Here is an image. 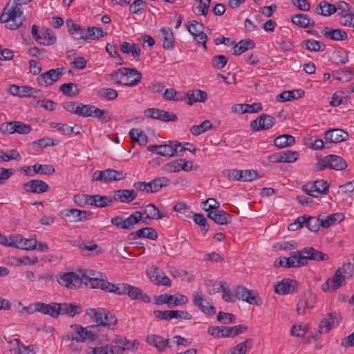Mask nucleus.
Segmentation results:
<instances>
[{
  "mask_svg": "<svg viewBox=\"0 0 354 354\" xmlns=\"http://www.w3.org/2000/svg\"><path fill=\"white\" fill-rule=\"evenodd\" d=\"M299 288L300 285L297 281L284 279L274 286V290L277 294L284 295L296 293Z\"/></svg>",
  "mask_w": 354,
  "mask_h": 354,
  "instance_id": "obj_17",
  "label": "nucleus"
},
{
  "mask_svg": "<svg viewBox=\"0 0 354 354\" xmlns=\"http://www.w3.org/2000/svg\"><path fill=\"white\" fill-rule=\"evenodd\" d=\"M274 266L277 268H298L297 257L296 252L291 253L289 257H279L277 258L274 263Z\"/></svg>",
  "mask_w": 354,
  "mask_h": 354,
  "instance_id": "obj_31",
  "label": "nucleus"
},
{
  "mask_svg": "<svg viewBox=\"0 0 354 354\" xmlns=\"http://www.w3.org/2000/svg\"><path fill=\"white\" fill-rule=\"evenodd\" d=\"M41 41L42 43H39L41 45L44 46H50L55 44L57 41V38L55 34L50 29H46L41 32Z\"/></svg>",
  "mask_w": 354,
  "mask_h": 354,
  "instance_id": "obj_52",
  "label": "nucleus"
},
{
  "mask_svg": "<svg viewBox=\"0 0 354 354\" xmlns=\"http://www.w3.org/2000/svg\"><path fill=\"white\" fill-rule=\"evenodd\" d=\"M61 91L64 95L71 97L77 95L79 93V89L76 84L73 83L63 84L59 87Z\"/></svg>",
  "mask_w": 354,
  "mask_h": 354,
  "instance_id": "obj_58",
  "label": "nucleus"
},
{
  "mask_svg": "<svg viewBox=\"0 0 354 354\" xmlns=\"http://www.w3.org/2000/svg\"><path fill=\"white\" fill-rule=\"evenodd\" d=\"M160 32L163 41V48L167 50H172L174 44V35L172 30L169 27H165L161 28Z\"/></svg>",
  "mask_w": 354,
  "mask_h": 354,
  "instance_id": "obj_37",
  "label": "nucleus"
},
{
  "mask_svg": "<svg viewBox=\"0 0 354 354\" xmlns=\"http://www.w3.org/2000/svg\"><path fill=\"white\" fill-rule=\"evenodd\" d=\"M126 295H127L130 299L133 300L140 299L145 303H149L151 301L150 297L144 293L140 288L130 284L127 288Z\"/></svg>",
  "mask_w": 354,
  "mask_h": 354,
  "instance_id": "obj_38",
  "label": "nucleus"
},
{
  "mask_svg": "<svg viewBox=\"0 0 354 354\" xmlns=\"http://www.w3.org/2000/svg\"><path fill=\"white\" fill-rule=\"evenodd\" d=\"M89 198L91 200V206H95L100 208L111 206L113 203V199L106 196L95 194L91 196Z\"/></svg>",
  "mask_w": 354,
  "mask_h": 354,
  "instance_id": "obj_40",
  "label": "nucleus"
},
{
  "mask_svg": "<svg viewBox=\"0 0 354 354\" xmlns=\"http://www.w3.org/2000/svg\"><path fill=\"white\" fill-rule=\"evenodd\" d=\"M198 6L193 8V12L198 15L206 16L208 13L211 0H196Z\"/></svg>",
  "mask_w": 354,
  "mask_h": 354,
  "instance_id": "obj_57",
  "label": "nucleus"
},
{
  "mask_svg": "<svg viewBox=\"0 0 354 354\" xmlns=\"http://www.w3.org/2000/svg\"><path fill=\"white\" fill-rule=\"evenodd\" d=\"M29 86H19L16 84H12L10 86L8 91L9 93L14 95L18 96L19 97H27L28 93Z\"/></svg>",
  "mask_w": 354,
  "mask_h": 354,
  "instance_id": "obj_55",
  "label": "nucleus"
},
{
  "mask_svg": "<svg viewBox=\"0 0 354 354\" xmlns=\"http://www.w3.org/2000/svg\"><path fill=\"white\" fill-rule=\"evenodd\" d=\"M65 216L70 218V222H80L88 220L93 215L91 211L80 210L77 209H65Z\"/></svg>",
  "mask_w": 354,
  "mask_h": 354,
  "instance_id": "obj_22",
  "label": "nucleus"
},
{
  "mask_svg": "<svg viewBox=\"0 0 354 354\" xmlns=\"http://www.w3.org/2000/svg\"><path fill=\"white\" fill-rule=\"evenodd\" d=\"M308 229L312 232H317L322 226V218L320 216H310L307 215L306 225Z\"/></svg>",
  "mask_w": 354,
  "mask_h": 354,
  "instance_id": "obj_59",
  "label": "nucleus"
},
{
  "mask_svg": "<svg viewBox=\"0 0 354 354\" xmlns=\"http://www.w3.org/2000/svg\"><path fill=\"white\" fill-rule=\"evenodd\" d=\"M71 328L73 329V332L67 335L65 340L77 339L81 342H84L93 341L97 338V335L93 330L95 328L93 326L84 328L80 325L73 324L71 325Z\"/></svg>",
  "mask_w": 354,
  "mask_h": 354,
  "instance_id": "obj_5",
  "label": "nucleus"
},
{
  "mask_svg": "<svg viewBox=\"0 0 354 354\" xmlns=\"http://www.w3.org/2000/svg\"><path fill=\"white\" fill-rule=\"evenodd\" d=\"M23 11L21 7L15 3L10 6L8 3L0 16V21L6 24V27L10 30H17L24 25V17H21Z\"/></svg>",
  "mask_w": 354,
  "mask_h": 354,
  "instance_id": "obj_2",
  "label": "nucleus"
},
{
  "mask_svg": "<svg viewBox=\"0 0 354 354\" xmlns=\"http://www.w3.org/2000/svg\"><path fill=\"white\" fill-rule=\"evenodd\" d=\"M109 346L111 354H122L125 350H130V342L123 337H117Z\"/></svg>",
  "mask_w": 354,
  "mask_h": 354,
  "instance_id": "obj_27",
  "label": "nucleus"
},
{
  "mask_svg": "<svg viewBox=\"0 0 354 354\" xmlns=\"http://www.w3.org/2000/svg\"><path fill=\"white\" fill-rule=\"evenodd\" d=\"M188 298L183 295H167L162 294L155 299V304L157 305L167 304L169 308H174L187 304Z\"/></svg>",
  "mask_w": 354,
  "mask_h": 354,
  "instance_id": "obj_10",
  "label": "nucleus"
},
{
  "mask_svg": "<svg viewBox=\"0 0 354 354\" xmlns=\"http://www.w3.org/2000/svg\"><path fill=\"white\" fill-rule=\"evenodd\" d=\"M338 324V319L335 313H328L322 318L320 324L319 325V332L320 333H326L332 328Z\"/></svg>",
  "mask_w": 354,
  "mask_h": 354,
  "instance_id": "obj_28",
  "label": "nucleus"
},
{
  "mask_svg": "<svg viewBox=\"0 0 354 354\" xmlns=\"http://www.w3.org/2000/svg\"><path fill=\"white\" fill-rule=\"evenodd\" d=\"M162 97L168 101H182L184 99L183 94L178 92L174 88H167L162 93Z\"/></svg>",
  "mask_w": 354,
  "mask_h": 354,
  "instance_id": "obj_53",
  "label": "nucleus"
},
{
  "mask_svg": "<svg viewBox=\"0 0 354 354\" xmlns=\"http://www.w3.org/2000/svg\"><path fill=\"white\" fill-rule=\"evenodd\" d=\"M291 21L294 24L304 28L315 26V21L305 14H297L293 15L291 17Z\"/></svg>",
  "mask_w": 354,
  "mask_h": 354,
  "instance_id": "obj_39",
  "label": "nucleus"
},
{
  "mask_svg": "<svg viewBox=\"0 0 354 354\" xmlns=\"http://www.w3.org/2000/svg\"><path fill=\"white\" fill-rule=\"evenodd\" d=\"M352 274V266L350 263L344 264L339 268L335 272L331 280V288L333 291H336L344 283L346 279L349 278Z\"/></svg>",
  "mask_w": 354,
  "mask_h": 354,
  "instance_id": "obj_9",
  "label": "nucleus"
},
{
  "mask_svg": "<svg viewBox=\"0 0 354 354\" xmlns=\"http://www.w3.org/2000/svg\"><path fill=\"white\" fill-rule=\"evenodd\" d=\"M248 329L245 324H239L234 326H223L224 337H234L241 334Z\"/></svg>",
  "mask_w": 354,
  "mask_h": 354,
  "instance_id": "obj_44",
  "label": "nucleus"
},
{
  "mask_svg": "<svg viewBox=\"0 0 354 354\" xmlns=\"http://www.w3.org/2000/svg\"><path fill=\"white\" fill-rule=\"evenodd\" d=\"M111 80L116 84L135 86L140 82L142 73L135 68H121L111 75Z\"/></svg>",
  "mask_w": 354,
  "mask_h": 354,
  "instance_id": "obj_3",
  "label": "nucleus"
},
{
  "mask_svg": "<svg viewBox=\"0 0 354 354\" xmlns=\"http://www.w3.org/2000/svg\"><path fill=\"white\" fill-rule=\"evenodd\" d=\"M13 239V248L26 250L36 249L37 241L34 238L26 239L21 234H15Z\"/></svg>",
  "mask_w": 354,
  "mask_h": 354,
  "instance_id": "obj_21",
  "label": "nucleus"
},
{
  "mask_svg": "<svg viewBox=\"0 0 354 354\" xmlns=\"http://www.w3.org/2000/svg\"><path fill=\"white\" fill-rule=\"evenodd\" d=\"M156 317L162 320H171L172 319H181L184 320H190L192 318V315L187 311L183 310H156L153 311Z\"/></svg>",
  "mask_w": 354,
  "mask_h": 354,
  "instance_id": "obj_15",
  "label": "nucleus"
},
{
  "mask_svg": "<svg viewBox=\"0 0 354 354\" xmlns=\"http://www.w3.org/2000/svg\"><path fill=\"white\" fill-rule=\"evenodd\" d=\"M193 304L202 313L207 315H214L216 313L212 299L205 297L201 290H198L193 294Z\"/></svg>",
  "mask_w": 354,
  "mask_h": 354,
  "instance_id": "obj_8",
  "label": "nucleus"
},
{
  "mask_svg": "<svg viewBox=\"0 0 354 354\" xmlns=\"http://www.w3.org/2000/svg\"><path fill=\"white\" fill-rule=\"evenodd\" d=\"M129 136L132 141L137 142L141 146H145L148 142L147 135L138 129H132L129 133Z\"/></svg>",
  "mask_w": 354,
  "mask_h": 354,
  "instance_id": "obj_50",
  "label": "nucleus"
},
{
  "mask_svg": "<svg viewBox=\"0 0 354 354\" xmlns=\"http://www.w3.org/2000/svg\"><path fill=\"white\" fill-rule=\"evenodd\" d=\"M104 178V183L112 181H118L124 178L123 172L120 171H116L113 169H107L102 171Z\"/></svg>",
  "mask_w": 354,
  "mask_h": 354,
  "instance_id": "obj_49",
  "label": "nucleus"
},
{
  "mask_svg": "<svg viewBox=\"0 0 354 354\" xmlns=\"http://www.w3.org/2000/svg\"><path fill=\"white\" fill-rule=\"evenodd\" d=\"M142 211H135L127 218H123L120 216H116L111 218L112 225L122 230H131L133 226L142 222L148 224L147 220L162 219L167 216L166 212H160L158 208L152 203H149L142 207Z\"/></svg>",
  "mask_w": 354,
  "mask_h": 354,
  "instance_id": "obj_1",
  "label": "nucleus"
},
{
  "mask_svg": "<svg viewBox=\"0 0 354 354\" xmlns=\"http://www.w3.org/2000/svg\"><path fill=\"white\" fill-rule=\"evenodd\" d=\"M140 238H147L154 241L158 238V233L153 228L146 227L131 232L128 236L129 240H136Z\"/></svg>",
  "mask_w": 354,
  "mask_h": 354,
  "instance_id": "obj_26",
  "label": "nucleus"
},
{
  "mask_svg": "<svg viewBox=\"0 0 354 354\" xmlns=\"http://www.w3.org/2000/svg\"><path fill=\"white\" fill-rule=\"evenodd\" d=\"M62 68L50 69L48 71L39 75L37 78L38 84L41 86H48L57 82L62 75Z\"/></svg>",
  "mask_w": 354,
  "mask_h": 354,
  "instance_id": "obj_18",
  "label": "nucleus"
},
{
  "mask_svg": "<svg viewBox=\"0 0 354 354\" xmlns=\"http://www.w3.org/2000/svg\"><path fill=\"white\" fill-rule=\"evenodd\" d=\"M137 197L134 189H118L113 192V201H120L123 203H129Z\"/></svg>",
  "mask_w": 354,
  "mask_h": 354,
  "instance_id": "obj_25",
  "label": "nucleus"
},
{
  "mask_svg": "<svg viewBox=\"0 0 354 354\" xmlns=\"http://www.w3.org/2000/svg\"><path fill=\"white\" fill-rule=\"evenodd\" d=\"M317 302L316 295L310 291L304 293L298 299L296 312L299 315H304L307 310L313 309Z\"/></svg>",
  "mask_w": 354,
  "mask_h": 354,
  "instance_id": "obj_11",
  "label": "nucleus"
},
{
  "mask_svg": "<svg viewBox=\"0 0 354 354\" xmlns=\"http://www.w3.org/2000/svg\"><path fill=\"white\" fill-rule=\"evenodd\" d=\"M97 96L100 98H104L106 100H113L117 98L118 93L115 90L111 88H100L97 91Z\"/></svg>",
  "mask_w": 354,
  "mask_h": 354,
  "instance_id": "obj_61",
  "label": "nucleus"
},
{
  "mask_svg": "<svg viewBox=\"0 0 354 354\" xmlns=\"http://www.w3.org/2000/svg\"><path fill=\"white\" fill-rule=\"evenodd\" d=\"M255 47L254 41L251 39H242L238 44H235L234 49V54L235 55H240L249 49H252Z\"/></svg>",
  "mask_w": 354,
  "mask_h": 354,
  "instance_id": "obj_47",
  "label": "nucleus"
},
{
  "mask_svg": "<svg viewBox=\"0 0 354 354\" xmlns=\"http://www.w3.org/2000/svg\"><path fill=\"white\" fill-rule=\"evenodd\" d=\"M147 3L144 0H135L129 6V11L136 15H142L145 12Z\"/></svg>",
  "mask_w": 354,
  "mask_h": 354,
  "instance_id": "obj_60",
  "label": "nucleus"
},
{
  "mask_svg": "<svg viewBox=\"0 0 354 354\" xmlns=\"http://www.w3.org/2000/svg\"><path fill=\"white\" fill-rule=\"evenodd\" d=\"M234 296L238 299L250 304L261 305V299L257 291L249 290L243 286H238L234 290Z\"/></svg>",
  "mask_w": 354,
  "mask_h": 354,
  "instance_id": "obj_12",
  "label": "nucleus"
},
{
  "mask_svg": "<svg viewBox=\"0 0 354 354\" xmlns=\"http://www.w3.org/2000/svg\"><path fill=\"white\" fill-rule=\"evenodd\" d=\"M329 168L337 171L344 169L347 167V163L342 157L336 155H328Z\"/></svg>",
  "mask_w": 354,
  "mask_h": 354,
  "instance_id": "obj_48",
  "label": "nucleus"
},
{
  "mask_svg": "<svg viewBox=\"0 0 354 354\" xmlns=\"http://www.w3.org/2000/svg\"><path fill=\"white\" fill-rule=\"evenodd\" d=\"M193 162L192 161H187L185 159H178L173 162L165 164L163 169L167 172H177L180 169L188 171L192 170Z\"/></svg>",
  "mask_w": 354,
  "mask_h": 354,
  "instance_id": "obj_20",
  "label": "nucleus"
},
{
  "mask_svg": "<svg viewBox=\"0 0 354 354\" xmlns=\"http://www.w3.org/2000/svg\"><path fill=\"white\" fill-rule=\"evenodd\" d=\"M106 279L105 274L93 270H85L80 278L82 283H84L85 286L91 288H100L101 290H102Z\"/></svg>",
  "mask_w": 354,
  "mask_h": 354,
  "instance_id": "obj_7",
  "label": "nucleus"
},
{
  "mask_svg": "<svg viewBox=\"0 0 354 354\" xmlns=\"http://www.w3.org/2000/svg\"><path fill=\"white\" fill-rule=\"evenodd\" d=\"M185 102L189 105H192L195 102H204L207 98L206 92L196 89L189 91L183 95Z\"/></svg>",
  "mask_w": 354,
  "mask_h": 354,
  "instance_id": "obj_29",
  "label": "nucleus"
},
{
  "mask_svg": "<svg viewBox=\"0 0 354 354\" xmlns=\"http://www.w3.org/2000/svg\"><path fill=\"white\" fill-rule=\"evenodd\" d=\"M299 267L305 266L308 261H324L328 259V256L322 251L312 247H306L301 250L296 251Z\"/></svg>",
  "mask_w": 354,
  "mask_h": 354,
  "instance_id": "obj_6",
  "label": "nucleus"
},
{
  "mask_svg": "<svg viewBox=\"0 0 354 354\" xmlns=\"http://www.w3.org/2000/svg\"><path fill=\"white\" fill-rule=\"evenodd\" d=\"M39 308L37 309L39 310V313L48 315L53 318H57L60 315L59 309V303H50L49 304H46L42 302H40Z\"/></svg>",
  "mask_w": 354,
  "mask_h": 354,
  "instance_id": "obj_35",
  "label": "nucleus"
},
{
  "mask_svg": "<svg viewBox=\"0 0 354 354\" xmlns=\"http://www.w3.org/2000/svg\"><path fill=\"white\" fill-rule=\"evenodd\" d=\"M23 188L27 192L41 194L48 191V185L40 180H31L23 184Z\"/></svg>",
  "mask_w": 354,
  "mask_h": 354,
  "instance_id": "obj_23",
  "label": "nucleus"
},
{
  "mask_svg": "<svg viewBox=\"0 0 354 354\" xmlns=\"http://www.w3.org/2000/svg\"><path fill=\"white\" fill-rule=\"evenodd\" d=\"M337 11V8L335 5L327 2L326 1H322L319 2L316 8L315 12L320 15L324 17H329Z\"/></svg>",
  "mask_w": 354,
  "mask_h": 354,
  "instance_id": "obj_43",
  "label": "nucleus"
},
{
  "mask_svg": "<svg viewBox=\"0 0 354 354\" xmlns=\"http://www.w3.org/2000/svg\"><path fill=\"white\" fill-rule=\"evenodd\" d=\"M333 59L336 64H344L348 62V53L344 50H336L333 53Z\"/></svg>",
  "mask_w": 354,
  "mask_h": 354,
  "instance_id": "obj_63",
  "label": "nucleus"
},
{
  "mask_svg": "<svg viewBox=\"0 0 354 354\" xmlns=\"http://www.w3.org/2000/svg\"><path fill=\"white\" fill-rule=\"evenodd\" d=\"M129 286V284L124 283L114 284L109 282L106 279L104 286L102 288V290L113 293L117 295H123L127 294Z\"/></svg>",
  "mask_w": 354,
  "mask_h": 354,
  "instance_id": "obj_34",
  "label": "nucleus"
},
{
  "mask_svg": "<svg viewBox=\"0 0 354 354\" xmlns=\"http://www.w3.org/2000/svg\"><path fill=\"white\" fill-rule=\"evenodd\" d=\"M58 283L70 289H75L82 284V280L77 274L73 272H66L57 279Z\"/></svg>",
  "mask_w": 354,
  "mask_h": 354,
  "instance_id": "obj_19",
  "label": "nucleus"
},
{
  "mask_svg": "<svg viewBox=\"0 0 354 354\" xmlns=\"http://www.w3.org/2000/svg\"><path fill=\"white\" fill-rule=\"evenodd\" d=\"M254 341L251 338L245 339L232 348L227 354H245L248 349L253 347Z\"/></svg>",
  "mask_w": 354,
  "mask_h": 354,
  "instance_id": "obj_46",
  "label": "nucleus"
},
{
  "mask_svg": "<svg viewBox=\"0 0 354 354\" xmlns=\"http://www.w3.org/2000/svg\"><path fill=\"white\" fill-rule=\"evenodd\" d=\"M147 342L150 345L156 347L160 352L165 351L169 344L168 339H164L163 337L156 335H149L147 337Z\"/></svg>",
  "mask_w": 354,
  "mask_h": 354,
  "instance_id": "obj_42",
  "label": "nucleus"
},
{
  "mask_svg": "<svg viewBox=\"0 0 354 354\" xmlns=\"http://www.w3.org/2000/svg\"><path fill=\"white\" fill-rule=\"evenodd\" d=\"M328 187L327 181L319 180L306 184L303 186V190L309 196L318 197L320 194H327Z\"/></svg>",
  "mask_w": 354,
  "mask_h": 354,
  "instance_id": "obj_13",
  "label": "nucleus"
},
{
  "mask_svg": "<svg viewBox=\"0 0 354 354\" xmlns=\"http://www.w3.org/2000/svg\"><path fill=\"white\" fill-rule=\"evenodd\" d=\"M303 44L306 48L310 52L323 51L326 48L324 44H320L319 41L313 39H305L303 41Z\"/></svg>",
  "mask_w": 354,
  "mask_h": 354,
  "instance_id": "obj_51",
  "label": "nucleus"
},
{
  "mask_svg": "<svg viewBox=\"0 0 354 354\" xmlns=\"http://www.w3.org/2000/svg\"><path fill=\"white\" fill-rule=\"evenodd\" d=\"M50 125L52 128L57 129L58 131H62L65 135H70L73 133L75 134L80 133V131H75V127L68 126L66 124L52 122Z\"/></svg>",
  "mask_w": 354,
  "mask_h": 354,
  "instance_id": "obj_62",
  "label": "nucleus"
},
{
  "mask_svg": "<svg viewBox=\"0 0 354 354\" xmlns=\"http://www.w3.org/2000/svg\"><path fill=\"white\" fill-rule=\"evenodd\" d=\"M305 92L302 89H295L292 91H285L280 95L276 97L277 102H284L287 101H292L298 98L302 97Z\"/></svg>",
  "mask_w": 354,
  "mask_h": 354,
  "instance_id": "obj_36",
  "label": "nucleus"
},
{
  "mask_svg": "<svg viewBox=\"0 0 354 354\" xmlns=\"http://www.w3.org/2000/svg\"><path fill=\"white\" fill-rule=\"evenodd\" d=\"M86 314L93 319L97 326H106L111 330L116 328L118 319L115 315L106 308H88Z\"/></svg>",
  "mask_w": 354,
  "mask_h": 354,
  "instance_id": "obj_4",
  "label": "nucleus"
},
{
  "mask_svg": "<svg viewBox=\"0 0 354 354\" xmlns=\"http://www.w3.org/2000/svg\"><path fill=\"white\" fill-rule=\"evenodd\" d=\"M321 32L325 37L334 41H344L348 38L347 33L341 29H331L328 27H324Z\"/></svg>",
  "mask_w": 354,
  "mask_h": 354,
  "instance_id": "obj_33",
  "label": "nucleus"
},
{
  "mask_svg": "<svg viewBox=\"0 0 354 354\" xmlns=\"http://www.w3.org/2000/svg\"><path fill=\"white\" fill-rule=\"evenodd\" d=\"M147 275L155 285L168 287L171 286L170 279L164 275L162 271L156 266L151 265L147 267Z\"/></svg>",
  "mask_w": 354,
  "mask_h": 354,
  "instance_id": "obj_14",
  "label": "nucleus"
},
{
  "mask_svg": "<svg viewBox=\"0 0 354 354\" xmlns=\"http://www.w3.org/2000/svg\"><path fill=\"white\" fill-rule=\"evenodd\" d=\"M276 123V119L270 115L261 114L250 123L251 129L254 131L268 130Z\"/></svg>",
  "mask_w": 354,
  "mask_h": 354,
  "instance_id": "obj_16",
  "label": "nucleus"
},
{
  "mask_svg": "<svg viewBox=\"0 0 354 354\" xmlns=\"http://www.w3.org/2000/svg\"><path fill=\"white\" fill-rule=\"evenodd\" d=\"M60 315H68L73 317L75 315L82 313V307L79 304L75 303H59Z\"/></svg>",
  "mask_w": 354,
  "mask_h": 354,
  "instance_id": "obj_30",
  "label": "nucleus"
},
{
  "mask_svg": "<svg viewBox=\"0 0 354 354\" xmlns=\"http://www.w3.org/2000/svg\"><path fill=\"white\" fill-rule=\"evenodd\" d=\"M212 128V124L209 120L203 121L200 125H194L190 128V132L194 136H199Z\"/></svg>",
  "mask_w": 354,
  "mask_h": 354,
  "instance_id": "obj_54",
  "label": "nucleus"
},
{
  "mask_svg": "<svg viewBox=\"0 0 354 354\" xmlns=\"http://www.w3.org/2000/svg\"><path fill=\"white\" fill-rule=\"evenodd\" d=\"M87 354H111L109 346L106 344L105 346H97L95 347H88L86 349Z\"/></svg>",
  "mask_w": 354,
  "mask_h": 354,
  "instance_id": "obj_64",
  "label": "nucleus"
},
{
  "mask_svg": "<svg viewBox=\"0 0 354 354\" xmlns=\"http://www.w3.org/2000/svg\"><path fill=\"white\" fill-rule=\"evenodd\" d=\"M348 138V133L341 129H329L325 132V139L329 143H339Z\"/></svg>",
  "mask_w": 354,
  "mask_h": 354,
  "instance_id": "obj_24",
  "label": "nucleus"
},
{
  "mask_svg": "<svg viewBox=\"0 0 354 354\" xmlns=\"http://www.w3.org/2000/svg\"><path fill=\"white\" fill-rule=\"evenodd\" d=\"M171 180L166 177H158L148 183L147 193H155L162 187L170 184Z\"/></svg>",
  "mask_w": 354,
  "mask_h": 354,
  "instance_id": "obj_41",
  "label": "nucleus"
},
{
  "mask_svg": "<svg viewBox=\"0 0 354 354\" xmlns=\"http://www.w3.org/2000/svg\"><path fill=\"white\" fill-rule=\"evenodd\" d=\"M207 218L213 220L218 225H223L230 222L231 215L218 209L215 211H210L207 214Z\"/></svg>",
  "mask_w": 354,
  "mask_h": 354,
  "instance_id": "obj_32",
  "label": "nucleus"
},
{
  "mask_svg": "<svg viewBox=\"0 0 354 354\" xmlns=\"http://www.w3.org/2000/svg\"><path fill=\"white\" fill-rule=\"evenodd\" d=\"M295 143V137L288 134L280 135L274 140V145L279 149L292 146Z\"/></svg>",
  "mask_w": 354,
  "mask_h": 354,
  "instance_id": "obj_45",
  "label": "nucleus"
},
{
  "mask_svg": "<svg viewBox=\"0 0 354 354\" xmlns=\"http://www.w3.org/2000/svg\"><path fill=\"white\" fill-rule=\"evenodd\" d=\"M32 168L34 169L35 174L50 175L55 173V168L50 165L35 164Z\"/></svg>",
  "mask_w": 354,
  "mask_h": 354,
  "instance_id": "obj_56",
  "label": "nucleus"
}]
</instances>
